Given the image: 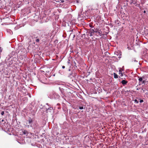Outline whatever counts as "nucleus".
I'll list each match as a JSON object with an SVG mask.
<instances>
[{
  "label": "nucleus",
  "instance_id": "obj_19",
  "mask_svg": "<svg viewBox=\"0 0 148 148\" xmlns=\"http://www.w3.org/2000/svg\"><path fill=\"white\" fill-rule=\"evenodd\" d=\"M65 68V66H62V69H64V68Z\"/></svg>",
  "mask_w": 148,
  "mask_h": 148
},
{
  "label": "nucleus",
  "instance_id": "obj_23",
  "mask_svg": "<svg viewBox=\"0 0 148 148\" xmlns=\"http://www.w3.org/2000/svg\"><path fill=\"white\" fill-rule=\"evenodd\" d=\"M134 61L135 62H138V61H136V60H134Z\"/></svg>",
  "mask_w": 148,
  "mask_h": 148
},
{
  "label": "nucleus",
  "instance_id": "obj_27",
  "mask_svg": "<svg viewBox=\"0 0 148 148\" xmlns=\"http://www.w3.org/2000/svg\"><path fill=\"white\" fill-rule=\"evenodd\" d=\"M4 120H2V122H3L4 121Z\"/></svg>",
  "mask_w": 148,
  "mask_h": 148
},
{
  "label": "nucleus",
  "instance_id": "obj_11",
  "mask_svg": "<svg viewBox=\"0 0 148 148\" xmlns=\"http://www.w3.org/2000/svg\"><path fill=\"white\" fill-rule=\"evenodd\" d=\"M90 32H91L92 33H93L94 32H95L94 31V30L93 29H90Z\"/></svg>",
  "mask_w": 148,
  "mask_h": 148
},
{
  "label": "nucleus",
  "instance_id": "obj_9",
  "mask_svg": "<svg viewBox=\"0 0 148 148\" xmlns=\"http://www.w3.org/2000/svg\"><path fill=\"white\" fill-rule=\"evenodd\" d=\"M114 77L115 78H118L117 75L115 73H114Z\"/></svg>",
  "mask_w": 148,
  "mask_h": 148
},
{
  "label": "nucleus",
  "instance_id": "obj_2",
  "mask_svg": "<svg viewBox=\"0 0 148 148\" xmlns=\"http://www.w3.org/2000/svg\"><path fill=\"white\" fill-rule=\"evenodd\" d=\"M143 56L145 59L148 60V50H146L145 51H144Z\"/></svg>",
  "mask_w": 148,
  "mask_h": 148
},
{
  "label": "nucleus",
  "instance_id": "obj_6",
  "mask_svg": "<svg viewBox=\"0 0 148 148\" xmlns=\"http://www.w3.org/2000/svg\"><path fill=\"white\" fill-rule=\"evenodd\" d=\"M133 3L136 6H138L139 4L137 3V2L135 1H133L131 3Z\"/></svg>",
  "mask_w": 148,
  "mask_h": 148
},
{
  "label": "nucleus",
  "instance_id": "obj_12",
  "mask_svg": "<svg viewBox=\"0 0 148 148\" xmlns=\"http://www.w3.org/2000/svg\"><path fill=\"white\" fill-rule=\"evenodd\" d=\"M98 33L101 36V35H102V33H101V32H100V31H99L98 32Z\"/></svg>",
  "mask_w": 148,
  "mask_h": 148
},
{
  "label": "nucleus",
  "instance_id": "obj_1",
  "mask_svg": "<svg viewBox=\"0 0 148 148\" xmlns=\"http://www.w3.org/2000/svg\"><path fill=\"white\" fill-rule=\"evenodd\" d=\"M28 123L30 125V127L34 130L38 128V125L36 121L29 117L28 119Z\"/></svg>",
  "mask_w": 148,
  "mask_h": 148
},
{
  "label": "nucleus",
  "instance_id": "obj_17",
  "mask_svg": "<svg viewBox=\"0 0 148 148\" xmlns=\"http://www.w3.org/2000/svg\"><path fill=\"white\" fill-rule=\"evenodd\" d=\"M92 33H91V32H90V35H89L90 36H92Z\"/></svg>",
  "mask_w": 148,
  "mask_h": 148
},
{
  "label": "nucleus",
  "instance_id": "obj_8",
  "mask_svg": "<svg viewBox=\"0 0 148 148\" xmlns=\"http://www.w3.org/2000/svg\"><path fill=\"white\" fill-rule=\"evenodd\" d=\"M139 82H142V83L143 84H145V80H143V78L141 77H140L139 79Z\"/></svg>",
  "mask_w": 148,
  "mask_h": 148
},
{
  "label": "nucleus",
  "instance_id": "obj_4",
  "mask_svg": "<svg viewBox=\"0 0 148 148\" xmlns=\"http://www.w3.org/2000/svg\"><path fill=\"white\" fill-rule=\"evenodd\" d=\"M123 70L121 68H120L119 69V74L120 75L121 77H122L123 76V73L122 72V71Z\"/></svg>",
  "mask_w": 148,
  "mask_h": 148
},
{
  "label": "nucleus",
  "instance_id": "obj_21",
  "mask_svg": "<svg viewBox=\"0 0 148 148\" xmlns=\"http://www.w3.org/2000/svg\"><path fill=\"white\" fill-rule=\"evenodd\" d=\"M2 51L1 49V47H0V53H1Z\"/></svg>",
  "mask_w": 148,
  "mask_h": 148
},
{
  "label": "nucleus",
  "instance_id": "obj_25",
  "mask_svg": "<svg viewBox=\"0 0 148 148\" xmlns=\"http://www.w3.org/2000/svg\"><path fill=\"white\" fill-rule=\"evenodd\" d=\"M64 1H63V0L61 1V2H62V3L63 2H64Z\"/></svg>",
  "mask_w": 148,
  "mask_h": 148
},
{
  "label": "nucleus",
  "instance_id": "obj_7",
  "mask_svg": "<svg viewBox=\"0 0 148 148\" xmlns=\"http://www.w3.org/2000/svg\"><path fill=\"white\" fill-rule=\"evenodd\" d=\"M121 83L123 85H125L127 84V81L124 80H123L121 82Z\"/></svg>",
  "mask_w": 148,
  "mask_h": 148
},
{
  "label": "nucleus",
  "instance_id": "obj_26",
  "mask_svg": "<svg viewBox=\"0 0 148 148\" xmlns=\"http://www.w3.org/2000/svg\"><path fill=\"white\" fill-rule=\"evenodd\" d=\"M142 90H143V92H144L145 91V90H143V89H142Z\"/></svg>",
  "mask_w": 148,
  "mask_h": 148
},
{
  "label": "nucleus",
  "instance_id": "obj_15",
  "mask_svg": "<svg viewBox=\"0 0 148 148\" xmlns=\"http://www.w3.org/2000/svg\"><path fill=\"white\" fill-rule=\"evenodd\" d=\"M4 114V111H2L1 112V114L2 115H3Z\"/></svg>",
  "mask_w": 148,
  "mask_h": 148
},
{
  "label": "nucleus",
  "instance_id": "obj_24",
  "mask_svg": "<svg viewBox=\"0 0 148 148\" xmlns=\"http://www.w3.org/2000/svg\"><path fill=\"white\" fill-rule=\"evenodd\" d=\"M90 27H92V25H90Z\"/></svg>",
  "mask_w": 148,
  "mask_h": 148
},
{
  "label": "nucleus",
  "instance_id": "obj_22",
  "mask_svg": "<svg viewBox=\"0 0 148 148\" xmlns=\"http://www.w3.org/2000/svg\"><path fill=\"white\" fill-rule=\"evenodd\" d=\"M146 11L145 10H144V11H143V12L144 13H146Z\"/></svg>",
  "mask_w": 148,
  "mask_h": 148
},
{
  "label": "nucleus",
  "instance_id": "obj_13",
  "mask_svg": "<svg viewBox=\"0 0 148 148\" xmlns=\"http://www.w3.org/2000/svg\"><path fill=\"white\" fill-rule=\"evenodd\" d=\"M79 108L80 109L82 110V109H83L84 108H83V107H79Z\"/></svg>",
  "mask_w": 148,
  "mask_h": 148
},
{
  "label": "nucleus",
  "instance_id": "obj_14",
  "mask_svg": "<svg viewBox=\"0 0 148 148\" xmlns=\"http://www.w3.org/2000/svg\"><path fill=\"white\" fill-rule=\"evenodd\" d=\"M39 39H37L36 40V42H38L39 41Z\"/></svg>",
  "mask_w": 148,
  "mask_h": 148
},
{
  "label": "nucleus",
  "instance_id": "obj_10",
  "mask_svg": "<svg viewBox=\"0 0 148 148\" xmlns=\"http://www.w3.org/2000/svg\"><path fill=\"white\" fill-rule=\"evenodd\" d=\"M51 110H52L51 108V107L50 108H49L47 110V112H51Z\"/></svg>",
  "mask_w": 148,
  "mask_h": 148
},
{
  "label": "nucleus",
  "instance_id": "obj_18",
  "mask_svg": "<svg viewBox=\"0 0 148 148\" xmlns=\"http://www.w3.org/2000/svg\"><path fill=\"white\" fill-rule=\"evenodd\" d=\"M135 102H136L137 103H138V101H137V100L136 99H135Z\"/></svg>",
  "mask_w": 148,
  "mask_h": 148
},
{
  "label": "nucleus",
  "instance_id": "obj_16",
  "mask_svg": "<svg viewBox=\"0 0 148 148\" xmlns=\"http://www.w3.org/2000/svg\"><path fill=\"white\" fill-rule=\"evenodd\" d=\"M143 102V100H140V103H142Z\"/></svg>",
  "mask_w": 148,
  "mask_h": 148
},
{
  "label": "nucleus",
  "instance_id": "obj_3",
  "mask_svg": "<svg viewBox=\"0 0 148 148\" xmlns=\"http://www.w3.org/2000/svg\"><path fill=\"white\" fill-rule=\"evenodd\" d=\"M59 97V95L57 93H54L53 94V96L52 97L55 99H58Z\"/></svg>",
  "mask_w": 148,
  "mask_h": 148
},
{
  "label": "nucleus",
  "instance_id": "obj_20",
  "mask_svg": "<svg viewBox=\"0 0 148 148\" xmlns=\"http://www.w3.org/2000/svg\"><path fill=\"white\" fill-rule=\"evenodd\" d=\"M129 90H127L125 91V92H129Z\"/></svg>",
  "mask_w": 148,
  "mask_h": 148
},
{
  "label": "nucleus",
  "instance_id": "obj_5",
  "mask_svg": "<svg viewBox=\"0 0 148 148\" xmlns=\"http://www.w3.org/2000/svg\"><path fill=\"white\" fill-rule=\"evenodd\" d=\"M45 34H43V33L42 32L40 34V40H42V41L43 42L44 41V40H42V38L45 37Z\"/></svg>",
  "mask_w": 148,
  "mask_h": 148
}]
</instances>
